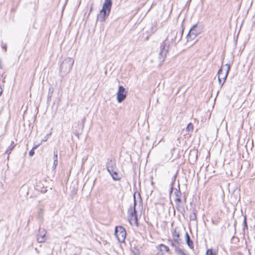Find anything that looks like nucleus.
I'll use <instances>...</instances> for the list:
<instances>
[{
  "mask_svg": "<svg viewBox=\"0 0 255 255\" xmlns=\"http://www.w3.org/2000/svg\"><path fill=\"white\" fill-rule=\"evenodd\" d=\"M177 32L173 31L171 32L170 35H168L166 38L161 44L160 46V51L159 53V59L161 62H163L166 57V55L169 51V47L170 45V41L169 40V37L176 38Z\"/></svg>",
  "mask_w": 255,
  "mask_h": 255,
  "instance_id": "obj_1",
  "label": "nucleus"
},
{
  "mask_svg": "<svg viewBox=\"0 0 255 255\" xmlns=\"http://www.w3.org/2000/svg\"><path fill=\"white\" fill-rule=\"evenodd\" d=\"M74 64V60L70 57L66 58L61 63L60 67V74L61 76H64L68 74Z\"/></svg>",
  "mask_w": 255,
  "mask_h": 255,
  "instance_id": "obj_2",
  "label": "nucleus"
},
{
  "mask_svg": "<svg viewBox=\"0 0 255 255\" xmlns=\"http://www.w3.org/2000/svg\"><path fill=\"white\" fill-rule=\"evenodd\" d=\"M202 31V28L201 26L198 25L197 24L193 25L187 35V41L189 42L195 40Z\"/></svg>",
  "mask_w": 255,
  "mask_h": 255,
  "instance_id": "obj_3",
  "label": "nucleus"
},
{
  "mask_svg": "<svg viewBox=\"0 0 255 255\" xmlns=\"http://www.w3.org/2000/svg\"><path fill=\"white\" fill-rule=\"evenodd\" d=\"M136 203L135 201V196H134V206L133 209H132L131 207H130L128 210V219L130 224L134 223L136 226H138V222H137V217L136 214V211L135 209Z\"/></svg>",
  "mask_w": 255,
  "mask_h": 255,
  "instance_id": "obj_4",
  "label": "nucleus"
},
{
  "mask_svg": "<svg viewBox=\"0 0 255 255\" xmlns=\"http://www.w3.org/2000/svg\"><path fill=\"white\" fill-rule=\"evenodd\" d=\"M225 66H227V69L225 70V75H224L223 77H222V73L223 72V68L222 66L221 67V68L219 69L218 72V81L221 87H222L223 86L231 68L230 64H226Z\"/></svg>",
  "mask_w": 255,
  "mask_h": 255,
  "instance_id": "obj_5",
  "label": "nucleus"
},
{
  "mask_svg": "<svg viewBox=\"0 0 255 255\" xmlns=\"http://www.w3.org/2000/svg\"><path fill=\"white\" fill-rule=\"evenodd\" d=\"M126 232L122 226L117 227L115 231V235L120 242H124L126 237Z\"/></svg>",
  "mask_w": 255,
  "mask_h": 255,
  "instance_id": "obj_6",
  "label": "nucleus"
},
{
  "mask_svg": "<svg viewBox=\"0 0 255 255\" xmlns=\"http://www.w3.org/2000/svg\"><path fill=\"white\" fill-rule=\"evenodd\" d=\"M127 92L123 86L119 87V90L117 94V99L119 103L123 102L126 98Z\"/></svg>",
  "mask_w": 255,
  "mask_h": 255,
  "instance_id": "obj_7",
  "label": "nucleus"
},
{
  "mask_svg": "<svg viewBox=\"0 0 255 255\" xmlns=\"http://www.w3.org/2000/svg\"><path fill=\"white\" fill-rule=\"evenodd\" d=\"M46 231L44 229H39L38 233L37 234V241L39 243H43L46 240Z\"/></svg>",
  "mask_w": 255,
  "mask_h": 255,
  "instance_id": "obj_8",
  "label": "nucleus"
},
{
  "mask_svg": "<svg viewBox=\"0 0 255 255\" xmlns=\"http://www.w3.org/2000/svg\"><path fill=\"white\" fill-rule=\"evenodd\" d=\"M106 167L109 172L118 169L115 159H109L106 164Z\"/></svg>",
  "mask_w": 255,
  "mask_h": 255,
  "instance_id": "obj_9",
  "label": "nucleus"
},
{
  "mask_svg": "<svg viewBox=\"0 0 255 255\" xmlns=\"http://www.w3.org/2000/svg\"><path fill=\"white\" fill-rule=\"evenodd\" d=\"M110 13V12L101 9L97 16V20L101 22L104 21L109 16Z\"/></svg>",
  "mask_w": 255,
  "mask_h": 255,
  "instance_id": "obj_10",
  "label": "nucleus"
},
{
  "mask_svg": "<svg viewBox=\"0 0 255 255\" xmlns=\"http://www.w3.org/2000/svg\"><path fill=\"white\" fill-rule=\"evenodd\" d=\"M112 5V0H105L103 4L102 9L103 10H106L108 12L111 11V7Z\"/></svg>",
  "mask_w": 255,
  "mask_h": 255,
  "instance_id": "obj_11",
  "label": "nucleus"
},
{
  "mask_svg": "<svg viewBox=\"0 0 255 255\" xmlns=\"http://www.w3.org/2000/svg\"><path fill=\"white\" fill-rule=\"evenodd\" d=\"M185 203L186 198H185L182 203L176 204V208L177 210L183 215H184V214L185 212V209L184 207V204H185Z\"/></svg>",
  "mask_w": 255,
  "mask_h": 255,
  "instance_id": "obj_12",
  "label": "nucleus"
},
{
  "mask_svg": "<svg viewBox=\"0 0 255 255\" xmlns=\"http://www.w3.org/2000/svg\"><path fill=\"white\" fill-rule=\"evenodd\" d=\"M109 173L110 175L112 176L113 180L115 181L120 180L122 178V175L118 173V169H116L113 170L112 171H110L109 172Z\"/></svg>",
  "mask_w": 255,
  "mask_h": 255,
  "instance_id": "obj_13",
  "label": "nucleus"
},
{
  "mask_svg": "<svg viewBox=\"0 0 255 255\" xmlns=\"http://www.w3.org/2000/svg\"><path fill=\"white\" fill-rule=\"evenodd\" d=\"M172 236L174 242L178 244H179L181 241V240L179 239L180 235L176 229H175L172 233Z\"/></svg>",
  "mask_w": 255,
  "mask_h": 255,
  "instance_id": "obj_14",
  "label": "nucleus"
},
{
  "mask_svg": "<svg viewBox=\"0 0 255 255\" xmlns=\"http://www.w3.org/2000/svg\"><path fill=\"white\" fill-rule=\"evenodd\" d=\"M185 239L188 246L190 249H193L194 247L193 243L192 241L191 240L190 237L187 233H186L185 234Z\"/></svg>",
  "mask_w": 255,
  "mask_h": 255,
  "instance_id": "obj_15",
  "label": "nucleus"
},
{
  "mask_svg": "<svg viewBox=\"0 0 255 255\" xmlns=\"http://www.w3.org/2000/svg\"><path fill=\"white\" fill-rule=\"evenodd\" d=\"M158 249L162 253L168 252L169 251V249L167 246L162 244L158 246Z\"/></svg>",
  "mask_w": 255,
  "mask_h": 255,
  "instance_id": "obj_16",
  "label": "nucleus"
},
{
  "mask_svg": "<svg viewBox=\"0 0 255 255\" xmlns=\"http://www.w3.org/2000/svg\"><path fill=\"white\" fill-rule=\"evenodd\" d=\"M197 210L196 209H193L192 212L190 214L189 218L191 221H196L197 220V216H196Z\"/></svg>",
  "mask_w": 255,
  "mask_h": 255,
  "instance_id": "obj_17",
  "label": "nucleus"
},
{
  "mask_svg": "<svg viewBox=\"0 0 255 255\" xmlns=\"http://www.w3.org/2000/svg\"><path fill=\"white\" fill-rule=\"evenodd\" d=\"M43 206L42 205H40L39 207V210L38 211V218L40 220H42L43 218Z\"/></svg>",
  "mask_w": 255,
  "mask_h": 255,
  "instance_id": "obj_18",
  "label": "nucleus"
},
{
  "mask_svg": "<svg viewBox=\"0 0 255 255\" xmlns=\"http://www.w3.org/2000/svg\"><path fill=\"white\" fill-rule=\"evenodd\" d=\"M15 146V144H14L13 141H11L10 145L8 147L7 150L5 151V153L7 154L8 155L10 153L11 151L14 148Z\"/></svg>",
  "mask_w": 255,
  "mask_h": 255,
  "instance_id": "obj_19",
  "label": "nucleus"
},
{
  "mask_svg": "<svg viewBox=\"0 0 255 255\" xmlns=\"http://www.w3.org/2000/svg\"><path fill=\"white\" fill-rule=\"evenodd\" d=\"M193 124L191 123L188 124V125H187V126L186 127V130L187 131V132L191 131L193 130Z\"/></svg>",
  "mask_w": 255,
  "mask_h": 255,
  "instance_id": "obj_20",
  "label": "nucleus"
},
{
  "mask_svg": "<svg viewBox=\"0 0 255 255\" xmlns=\"http://www.w3.org/2000/svg\"><path fill=\"white\" fill-rule=\"evenodd\" d=\"M176 173L175 174H174L173 177H172L171 178V191H170V192H172V190H173V184H174V182L176 180Z\"/></svg>",
  "mask_w": 255,
  "mask_h": 255,
  "instance_id": "obj_21",
  "label": "nucleus"
},
{
  "mask_svg": "<svg viewBox=\"0 0 255 255\" xmlns=\"http://www.w3.org/2000/svg\"><path fill=\"white\" fill-rule=\"evenodd\" d=\"M39 145V144H38V145H35L33 147V148L29 152V156H32L34 154V150L35 149H36L38 147Z\"/></svg>",
  "mask_w": 255,
  "mask_h": 255,
  "instance_id": "obj_22",
  "label": "nucleus"
},
{
  "mask_svg": "<svg viewBox=\"0 0 255 255\" xmlns=\"http://www.w3.org/2000/svg\"><path fill=\"white\" fill-rule=\"evenodd\" d=\"M53 92V88H50L49 89V92L48 94V100H50Z\"/></svg>",
  "mask_w": 255,
  "mask_h": 255,
  "instance_id": "obj_23",
  "label": "nucleus"
},
{
  "mask_svg": "<svg viewBox=\"0 0 255 255\" xmlns=\"http://www.w3.org/2000/svg\"><path fill=\"white\" fill-rule=\"evenodd\" d=\"M206 255H216L212 249H208L206 251Z\"/></svg>",
  "mask_w": 255,
  "mask_h": 255,
  "instance_id": "obj_24",
  "label": "nucleus"
},
{
  "mask_svg": "<svg viewBox=\"0 0 255 255\" xmlns=\"http://www.w3.org/2000/svg\"><path fill=\"white\" fill-rule=\"evenodd\" d=\"M243 224H244V230H248V225H247V218H246V217L245 216L244 217V222H243Z\"/></svg>",
  "mask_w": 255,
  "mask_h": 255,
  "instance_id": "obj_25",
  "label": "nucleus"
},
{
  "mask_svg": "<svg viewBox=\"0 0 255 255\" xmlns=\"http://www.w3.org/2000/svg\"><path fill=\"white\" fill-rule=\"evenodd\" d=\"M174 194L176 198L181 197V193L179 190H176V191L174 192Z\"/></svg>",
  "mask_w": 255,
  "mask_h": 255,
  "instance_id": "obj_26",
  "label": "nucleus"
},
{
  "mask_svg": "<svg viewBox=\"0 0 255 255\" xmlns=\"http://www.w3.org/2000/svg\"><path fill=\"white\" fill-rule=\"evenodd\" d=\"M53 160L55 161H58V155L57 151H54Z\"/></svg>",
  "mask_w": 255,
  "mask_h": 255,
  "instance_id": "obj_27",
  "label": "nucleus"
},
{
  "mask_svg": "<svg viewBox=\"0 0 255 255\" xmlns=\"http://www.w3.org/2000/svg\"><path fill=\"white\" fill-rule=\"evenodd\" d=\"M175 202L176 203V204L177 203H182L183 202V201H182L180 197L179 198H176V199H175Z\"/></svg>",
  "mask_w": 255,
  "mask_h": 255,
  "instance_id": "obj_28",
  "label": "nucleus"
},
{
  "mask_svg": "<svg viewBox=\"0 0 255 255\" xmlns=\"http://www.w3.org/2000/svg\"><path fill=\"white\" fill-rule=\"evenodd\" d=\"M168 242L170 243V245L173 247H174L175 249L176 248V247H177L175 244L173 243V241L170 240V239H169L168 240Z\"/></svg>",
  "mask_w": 255,
  "mask_h": 255,
  "instance_id": "obj_29",
  "label": "nucleus"
},
{
  "mask_svg": "<svg viewBox=\"0 0 255 255\" xmlns=\"http://www.w3.org/2000/svg\"><path fill=\"white\" fill-rule=\"evenodd\" d=\"M1 48L4 49V51H6V44L2 43L1 44Z\"/></svg>",
  "mask_w": 255,
  "mask_h": 255,
  "instance_id": "obj_30",
  "label": "nucleus"
},
{
  "mask_svg": "<svg viewBox=\"0 0 255 255\" xmlns=\"http://www.w3.org/2000/svg\"><path fill=\"white\" fill-rule=\"evenodd\" d=\"M58 164V161H53V168H55Z\"/></svg>",
  "mask_w": 255,
  "mask_h": 255,
  "instance_id": "obj_31",
  "label": "nucleus"
},
{
  "mask_svg": "<svg viewBox=\"0 0 255 255\" xmlns=\"http://www.w3.org/2000/svg\"><path fill=\"white\" fill-rule=\"evenodd\" d=\"M224 75H225V73H223L222 72V77H223Z\"/></svg>",
  "mask_w": 255,
  "mask_h": 255,
  "instance_id": "obj_32",
  "label": "nucleus"
},
{
  "mask_svg": "<svg viewBox=\"0 0 255 255\" xmlns=\"http://www.w3.org/2000/svg\"><path fill=\"white\" fill-rule=\"evenodd\" d=\"M46 140H47V139H45V138H44V140H44V141H46Z\"/></svg>",
  "mask_w": 255,
  "mask_h": 255,
  "instance_id": "obj_33",
  "label": "nucleus"
},
{
  "mask_svg": "<svg viewBox=\"0 0 255 255\" xmlns=\"http://www.w3.org/2000/svg\"><path fill=\"white\" fill-rule=\"evenodd\" d=\"M46 140H47V139H45V138H44V140H44V141H46Z\"/></svg>",
  "mask_w": 255,
  "mask_h": 255,
  "instance_id": "obj_34",
  "label": "nucleus"
},
{
  "mask_svg": "<svg viewBox=\"0 0 255 255\" xmlns=\"http://www.w3.org/2000/svg\"><path fill=\"white\" fill-rule=\"evenodd\" d=\"M171 40H172V42L173 41V39L172 38Z\"/></svg>",
  "mask_w": 255,
  "mask_h": 255,
  "instance_id": "obj_35",
  "label": "nucleus"
}]
</instances>
